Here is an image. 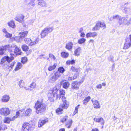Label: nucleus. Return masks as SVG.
I'll use <instances>...</instances> for the list:
<instances>
[{
  "label": "nucleus",
  "instance_id": "f257e3e1",
  "mask_svg": "<svg viewBox=\"0 0 131 131\" xmlns=\"http://www.w3.org/2000/svg\"><path fill=\"white\" fill-rule=\"evenodd\" d=\"M34 108L35 109V112L36 114H42L46 111L47 105L41 101H40L38 100L35 103Z\"/></svg>",
  "mask_w": 131,
  "mask_h": 131
},
{
  "label": "nucleus",
  "instance_id": "f03ea898",
  "mask_svg": "<svg viewBox=\"0 0 131 131\" xmlns=\"http://www.w3.org/2000/svg\"><path fill=\"white\" fill-rule=\"evenodd\" d=\"M65 71L63 67H60L59 68L58 70L55 71L54 72L49 79V81L53 83Z\"/></svg>",
  "mask_w": 131,
  "mask_h": 131
},
{
  "label": "nucleus",
  "instance_id": "7ed1b4c3",
  "mask_svg": "<svg viewBox=\"0 0 131 131\" xmlns=\"http://www.w3.org/2000/svg\"><path fill=\"white\" fill-rule=\"evenodd\" d=\"M35 127L33 124H30L28 123H24L22 127L21 131H32Z\"/></svg>",
  "mask_w": 131,
  "mask_h": 131
},
{
  "label": "nucleus",
  "instance_id": "20e7f679",
  "mask_svg": "<svg viewBox=\"0 0 131 131\" xmlns=\"http://www.w3.org/2000/svg\"><path fill=\"white\" fill-rule=\"evenodd\" d=\"M59 88L57 85H56L50 91V93L52 95L53 97H56V99H57L59 97Z\"/></svg>",
  "mask_w": 131,
  "mask_h": 131
},
{
  "label": "nucleus",
  "instance_id": "39448f33",
  "mask_svg": "<svg viewBox=\"0 0 131 131\" xmlns=\"http://www.w3.org/2000/svg\"><path fill=\"white\" fill-rule=\"evenodd\" d=\"M10 54L11 55L10 57H9L8 56H5L1 60V64H3L6 61H7L8 63H9L12 60H13L14 58L13 56L15 55L13 53H10Z\"/></svg>",
  "mask_w": 131,
  "mask_h": 131
},
{
  "label": "nucleus",
  "instance_id": "423d86ee",
  "mask_svg": "<svg viewBox=\"0 0 131 131\" xmlns=\"http://www.w3.org/2000/svg\"><path fill=\"white\" fill-rule=\"evenodd\" d=\"M53 27H47L45 28L41 31V35L42 37H45L48 34L51 32L53 30Z\"/></svg>",
  "mask_w": 131,
  "mask_h": 131
},
{
  "label": "nucleus",
  "instance_id": "0eeeda50",
  "mask_svg": "<svg viewBox=\"0 0 131 131\" xmlns=\"http://www.w3.org/2000/svg\"><path fill=\"white\" fill-rule=\"evenodd\" d=\"M10 44L2 45L0 47V55H2L4 53V51L8 50L10 52L11 50L10 49Z\"/></svg>",
  "mask_w": 131,
  "mask_h": 131
},
{
  "label": "nucleus",
  "instance_id": "6e6552de",
  "mask_svg": "<svg viewBox=\"0 0 131 131\" xmlns=\"http://www.w3.org/2000/svg\"><path fill=\"white\" fill-rule=\"evenodd\" d=\"M119 24L120 25L123 24L128 26L130 24V22L124 17H120L118 21Z\"/></svg>",
  "mask_w": 131,
  "mask_h": 131
},
{
  "label": "nucleus",
  "instance_id": "1a4fd4ad",
  "mask_svg": "<svg viewBox=\"0 0 131 131\" xmlns=\"http://www.w3.org/2000/svg\"><path fill=\"white\" fill-rule=\"evenodd\" d=\"M10 113L9 109L7 108H3L0 109V114L5 116L8 115Z\"/></svg>",
  "mask_w": 131,
  "mask_h": 131
},
{
  "label": "nucleus",
  "instance_id": "9d476101",
  "mask_svg": "<svg viewBox=\"0 0 131 131\" xmlns=\"http://www.w3.org/2000/svg\"><path fill=\"white\" fill-rule=\"evenodd\" d=\"M24 16L21 14L17 16L15 18V20L20 23L23 24L24 22Z\"/></svg>",
  "mask_w": 131,
  "mask_h": 131
},
{
  "label": "nucleus",
  "instance_id": "9b49d317",
  "mask_svg": "<svg viewBox=\"0 0 131 131\" xmlns=\"http://www.w3.org/2000/svg\"><path fill=\"white\" fill-rule=\"evenodd\" d=\"M61 97L63 104H61L60 107H63L64 109H67L69 106V103L66 100V98L65 96Z\"/></svg>",
  "mask_w": 131,
  "mask_h": 131
},
{
  "label": "nucleus",
  "instance_id": "f8f14e48",
  "mask_svg": "<svg viewBox=\"0 0 131 131\" xmlns=\"http://www.w3.org/2000/svg\"><path fill=\"white\" fill-rule=\"evenodd\" d=\"M81 83V82L80 81H74L71 84V88L78 90Z\"/></svg>",
  "mask_w": 131,
  "mask_h": 131
},
{
  "label": "nucleus",
  "instance_id": "ddd939ff",
  "mask_svg": "<svg viewBox=\"0 0 131 131\" xmlns=\"http://www.w3.org/2000/svg\"><path fill=\"white\" fill-rule=\"evenodd\" d=\"M60 84L61 85H62V87L63 88L67 89L69 87L70 84L69 82L67 81L64 82V80H62L60 82Z\"/></svg>",
  "mask_w": 131,
  "mask_h": 131
},
{
  "label": "nucleus",
  "instance_id": "4468645a",
  "mask_svg": "<svg viewBox=\"0 0 131 131\" xmlns=\"http://www.w3.org/2000/svg\"><path fill=\"white\" fill-rule=\"evenodd\" d=\"M48 119L47 118L45 117L44 119L39 120V127H40L42 126L44 124L48 122Z\"/></svg>",
  "mask_w": 131,
  "mask_h": 131
},
{
  "label": "nucleus",
  "instance_id": "2eb2a0df",
  "mask_svg": "<svg viewBox=\"0 0 131 131\" xmlns=\"http://www.w3.org/2000/svg\"><path fill=\"white\" fill-rule=\"evenodd\" d=\"M28 33V32L27 31L20 32L19 33L20 36L17 37V38H18L20 39L24 38L27 36Z\"/></svg>",
  "mask_w": 131,
  "mask_h": 131
},
{
  "label": "nucleus",
  "instance_id": "dca6fc26",
  "mask_svg": "<svg viewBox=\"0 0 131 131\" xmlns=\"http://www.w3.org/2000/svg\"><path fill=\"white\" fill-rule=\"evenodd\" d=\"M94 107L95 108H100L101 106L99 101L95 100L94 101H92Z\"/></svg>",
  "mask_w": 131,
  "mask_h": 131
},
{
  "label": "nucleus",
  "instance_id": "f3484780",
  "mask_svg": "<svg viewBox=\"0 0 131 131\" xmlns=\"http://www.w3.org/2000/svg\"><path fill=\"white\" fill-rule=\"evenodd\" d=\"M9 99V96L6 94L2 96L1 100L2 102H6L8 101Z\"/></svg>",
  "mask_w": 131,
  "mask_h": 131
},
{
  "label": "nucleus",
  "instance_id": "a211bd4d",
  "mask_svg": "<svg viewBox=\"0 0 131 131\" xmlns=\"http://www.w3.org/2000/svg\"><path fill=\"white\" fill-rule=\"evenodd\" d=\"M13 52L16 55H20L21 53V49L17 46L14 49V50H13Z\"/></svg>",
  "mask_w": 131,
  "mask_h": 131
},
{
  "label": "nucleus",
  "instance_id": "6ab92c4d",
  "mask_svg": "<svg viewBox=\"0 0 131 131\" xmlns=\"http://www.w3.org/2000/svg\"><path fill=\"white\" fill-rule=\"evenodd\" d=\"M59 95L58 98L60 99L61 97H64L65 92V90L62 89H59Z\"/></svg>",
  "mask_w": 131,
  "mask_h": 131
},
{
  "label": "nucleus",
  "instance_id": "aec40b11",
  "mask_svg": "<svg viewBox=\"0 0 131 131\" xmlns=\"http://www.w3.org/2000/svg\"><path fill=\"white\" fill-rule=\"evenodd\" d=\"M130 42L128 43H125L124 45V48L125 49H128L131 46V34L129 36Z\"/></svg>",
  "mask_w": 131,
  "mask_h": 131
},
{
  "label": "nucleus",
  "instance_id": "412c9836",
  "mask_svg": "<svg viewBox=\"0 0 131 131\" xmlns=\"http://www.w3.org/2000/svg\"><path fill=\"white\" fill-rule=\"evenodd\" d=\"M35 0H26L25 2L26 3V4L29 5L30 6H33L34 5V2Z\"/></svg>",
  "mask_w": 131,
  "mask_h": 131
},
{
  "label": "nucleus",
  "instance_id": "4be33fe9",
  "mask_svg": "<svg viewBox=\"0 0 131 131\" xmlns=\"http://www.w3.org/2000/svg\"><path fill=\"white\" fill-rule=\"evenodd\" d=\"M38 4L41 7L45 6L46 5V3L45 0H38Z\"/></svg>",
  "mask_w": 131,
  "mask_h": 131
},
{
  "label": "nucleus",
  "instance_id": "5701e85b",
  "mask_svg": "<svg viewBox=\"0 0 131 131\" xmlns=\"http://www.w3.org/2000/svg\"><path fill=\"white\" fill-rule=\"evenodd\" d=\"M95 121L97 123L101 122V125H104L105 123L104 120L103 118L102 117L96 118V120H95Z\"/></svg>",
  "mask_w": 131,
  "mask_h": 131
},
{
  "label": "nucleus",
  "instance_id": "b1692460",
  "mask_svg": "<svg viewBox=\"0 0 131 131\" xmlns=\"http://www.w3.org/2000/svg\"><path fill=\"white\" fill-rule=\"evenodd\" d=\"M73 121L72 119H70L67 121L65 124L66 126L68 128L71 127L72 125Z\"/></svg>",
  "mask_w": 131,
  "mask_h": 131
},
{
  "label": "nucleus",
  "instance_id": "393cba45",
  "mask_svg": "<svg viewBox=\"0 0 131 131\" xmlns=\"http://www.w3.org/2000/svg\"><path fill=\"white\" fill-rule=\"evenodd\" d=\"M73 44L72 42H70L66 44V48L69 50L72 49L73 47Z\"/></svg>",
  "mask_w": 131,
  "mask_h": 131
},
{
  "label": "nucleus",
  "instance_id": "a878e982",
  "mask_svg": "<svg viewBox=\"0 0 131 131\" xmlns=\"http://www.w3.org/2000/svg\"><path fill=\"white\" fill-rule=\"evenodd\" d=\"M61 106V105H60L59 107L57 108L56 110V113L58 114H60L62 113V111H63V109H64Z\"/></svg>",
  "mask_w": 131,
  "mask_h": 131
},
{
  "label": "nucleus",
  "instance_id": "bb28decb",
  "mask_svg": "<svg viewBox=\"0 0 131 131\" xmlns=\"http://www.w3.org/2000/svg\"><path fill=\"white\" fill-rule=\"evenodd\" d=\"M81 50V48L79 47L76 49L74 52L75 55L77 56H79L80 54V51Z\"/></svg>",
  "mask_w": 131,
  "mask_h": 131
},
{
  "label": "nucleus",
  "instance_id": "cd10ccee",
  "mask_svg": "<svg viewBox=\"0 0 131 131\" xmlns=\"http://www.w3.org/2000/svg\"><path fill=\"white\" fill-rule=\"evenodd\" d=\"M15 63V62L14 61L13 62H12L10 64H9L8 65H7V67H6V69H9V70H10L11 69H12Z\"/></svg>",
  "mask_w": 131,
  "mask_h": 131
},
{
  "label": "nucleus",
  "instance_id": "c85d7f7f",
  "mask_svg": "<svg viewBox=\"0 0 131 131\" xmlns=\"http://www.w3.org/2000/svg\"><path fill=\"white\" fill-rule=\"evenodd\" d=\"M90 99L91 97L90 96H88L85 97L83 101V104L86 105Z\"/></svg>",
  "mask_w": 131,
  "mask_h": 131
},
{
  "label": "nucleus",
  "instance_id": "c756f323",
  "mask_svg": "<svg viewBox=\"0 0 131 131\" xmlns=\"http://www.w3.org/2000/svg\"><path fill=\"white\" fill-rule=\"evenodd\" d=\"M8 25L13 28H14L15 27V25L14 22L13 20L11 21L8 23Z\"/></svg>",
  "mask_w": 131,
  "mask_h": 131
},
{
  "label": "nucleus",
  "instance_id": "7c9ffc66",
  "mask_svg": "<svg viewBox=\"0 0 131 131\" xmlns=\"http://www.w3.org/2000/svg\"><path fill=\"white\" fill-rule=\"evenodd\" d=\"M21 48L22 50L25 52L27 51L29 49L28 46L26 44L23 45Z\"/></svg>",
  "mask_w": 131,
  "mask_h": 131
},
{
  "label": "nucleus",
  "instance_id": "2f4dec72",
  "mask_svg": "<svg viewBox=\"0 0 131 131\" xmlns=\"http://www.w3.org/2000/svg\"><path fill=\"white\" fill-rule=\"evenodd\" d=\"M69 55V53L67 52L63 51L61 53V56L63 58H67Z\"/></svg>",
  "mask_w": 131,
  "mask_h": 131
},
{
  "label": "nucleus",
  "instance_id": "473e14b6",
  "mask_svg": "<svg viewBox=\"0 0 131 131\" xmlns=\"http://www.w3.org/2000/svg\"><path fill=\"white\" fill-rule=\"evenodd\" d=\"M57 64L56 63H54L53 66H50L48 68V69L49 71H51L54 69L57 66Z\"/></svg>",
  "mask_w": 131,
  "mask_h": 131
},
{
  "label": "nucleus",
  "instance_id": "72a5a7b5",
  "mask_svg": "<svg viewBox=\"0 0 131 131\" xmlns=\"http://www.w3.org/2000/svg\"><path fill=\"white\" fill-rule=\"evenodd\" d=\"M86 39L84 38H81L78 41V43L80 44L84 43L86 41Z\"/></svg>",
  "mask_w": 131,
  "mask_h": 131
},
{
  "label": "nucleus",
  "instance_id": "f704fd0d",
  "mask_svg": "<svg viewBox=\"0 0 131 131\" xmlns=\"http://www.w3.org/2000/svg\"><path fill=\"white\" fill-rule=\"evenodd\" d=\"M22 65L20 62H18L15 69V71H17L20 69L22 67Z\"/></svg>",
  "mask_w": 131,
  "mask_h": 131
},
{
  "label": "nucleus",
  "instance_id": "c9c22d12",
  "mask_svg": "<svg viewBox=\"0 0 131 131\" xmlns=\"http://www.w3.org/2000/svg\"><path fill=\"white\" fill-rule=\"evenodd\" d=\"M100 27H103V29H104L106 28V25L105 23H102L100 21H98Z\"/></svg>",
  "mask_w": 131,
  "mask_h": 131
},
{
  "label": "nucleus",
  "instance_id": "e433bc0d",
  "mask_svg": "<svg viewBox=\"0 0 131 131\" xmlns=\"http://www.w3.org/2000/svg\"><path fill=\"white\" fill-rule=\"evenodd\" d=\"M31 111L32 110L31 109L28 108L26 110L25 113V115L26 116H29Z\"/></svg>",
  "mask_w": 131,
  "mask_h": 131
},
{
  "label": "nucleus",
  "instance_id": "4c0bfd02",
  "mask_svg": "<svg viewBox=\"0 0 131 131\" xmlns=\"http://www.w3.org/2000/svg\"><path fill=\"white\" fill-rule=\"evenodd\" d=\"M100 28L99 25L98 21H97L94 27L93 28L92 30L94 31L97 30H99Z\"/></svg>",
  "mask_w": 131,
  "mask_h": 131
},
{
  "label": "nucleus",
  "instance_id": "58836bf2",
  "mask_svg": "<svg viewBox=\"0 0 131 131\" xmlns=\"http://www.w3.org/2000/svg\"><path fill=\"white\" fill-rule=\"evenodd\" d=\"M24 40L26 43L30 46V44L32 42V40L31 39L29 38H26L24 39Z\"/></svg>",
  "mask_w": 131,
  "mask_h": 131
},
{
  "label": "nucleus",
  "instance_id": "ea45409f",
  "mask_svg": "<svg viewBox=\"0 0 131 131\" xmlns=\"http://www.w3.org/2000/svg\"><path fill=\"white\" fill-rule=\"evenodd\" d=\"M75 63V61L74 59L72 60H68L66 61V63L67 64L70 65V64H73Z\"/></svg>",
  "mask_w": 131,
  "mask_h": 131
},
{
  "label": "nucleus",
  "instance_id": "a19ab883",
  "mask_svg": "<svg viewBox=\"0 0 131 131\" xmlns=\"http://www.w3.org/2000/svg\"><path fill=\"white\" fill-rule=\"evenodd\" d=\"M28 59L26 57H22L21 60V62L22 63L24 64L25 63L27 62Z\"/></svg>",
  "mask_w": 131,
  "mask_h": 131
},
{
  "label": "nucleus",
  "instance_id": "79ce46f5",
  "mask_svg": "<svg viewBox=\"0 0 131 131\" xmlns=\"http://www.w3.org/2000/svg\"><path fill=\"white\" fill-rule=\"evenodd\" d=\"M11 118L8 117H6L4 119V123H6L9 124L11 121Z\"/></svg>",
  "mask_w": 131,
  "mask_h": 131
},
{
  "label": "nucleus",
  "instance_id": "37998d69",
  "mask_svg": "<svg viewBox=\"0 0 131 131\" xmlns=\"http://www.w3.org/2000/svg\"><path fill=\"white\" fill-rule=\"evenodd\" d=\"M68 116H66L64 117L61 118L60 120V122L62 123L65 122L68 119Z\"/></svg>",
  "mask_w": 131,
  "mask_h": 131
},
{
  "label": "nucleus",
  "instance_id": "c03bdc74",
  "mask_svg": "<svg viewBox=\"0 0 131 131\" xmlns=\"http://www.w3.org/2000/svg\"><path fill=\"white\" fill-rule=\"evenodd\" d=\"M51 94L49 96L48 100L51 102H53L55 99L57 100V99H56V97H53V96Z\"/></svg>",
  "mask_w": 131,
  "mask_h": 131
},
{
  "label": "nucleus",
  "instance_id": "a18cd8bd",
  "mask_svg": "<svg viewBox=\"0 0 131 131\" xmlns=\"http://www.w3.org/2000/svg\"><path fill=\"white\" fill-rule=\"evenodd\" d=\"M17 46L16 45L14 44H12V45H10V49L11 50V51H10V52H13V50L12 49L14 48L15 49V48Z\"/></svg>",
  "mask_w": 131,
  "mask_h": 131
},
{
  "label": "nucleus",
  "instance_id": "49530a36",
  "mask_svg": "<svg viewBox=\"0 0 131 131\" xmlns=\"http://www.w3.org/2000/svg\"><path fill=\"white\" fill-rule=\"evenodd\" d=\"M80 106V105L79 104H78L77 106L75 107V110L73 113V114L74 115H75L78 112V110Z\"/></svg>",
  "mask_w": 131,
  "mask_h": 131
},
{
  "label": "nucleus",
  "instance_id": "de8ad7c7",
  "mask_svg": "<svg viewBox=\"0 0 131 131\" xmlns=\"http://www.w3.org/2000/svg\"><path fill=\"white\" fill-rule=\"evenodd\" d=\"M125 12L127 14L131 13V9L130 8H126L124 9Z\"/></svg>",
  "mask_w": 131,
  "mask_h": 131
},
{
  "label": "nucleus",
  "instance_id": "09e8293b",
  "mask_svg": "<svg viewBox=\"0 0 131 131\" xmlns=\"http://www.w3.org/2000/svg\"><path fill=\"white\" fill-rule=\"evenodd\" d=\"M19 85L21 88H22L23 87L24 85V82L23 80H21L19 82L18 84Z\"/></svg>",
  "mask_w": 131,
  "mask_h": 131
},
{
  "label": "nucleus",
  "instance_id": "8fccbe9b",
  "mask_svg": "<svg viewBox=\"0 0 131 131\" xmlns=\"http://www.w3.org/2000/svg\"><path fill=\"white\" fill-rule=\"evenodd\" d=\"M12 36V34H10L8 32L6 34L5 37L7 38H10Z\"/></svg>",
  "mask_w": 131,
  "mask_h": 131
},
{
  "label": "nucleus",
  "instance_id": "3c124183",
  "mask_svg": "<svg viewBox=\"0 0 131 131\" xmlns=\"http://www.w3.org/2000/svg\"><path fill=\"white\" fill-rule=\"evenodd\" d=\"M36 86V83L34 82H32L31 84H30V87L33 89H34L35 88Z\"/></svg>",
  "mask_w": 131,
  "mask_h": 131
},
{
  "label": "nucleus",
  "instance_id": "603ef678",
  "mask_svg": "<svg viewBox=\"0 0 131 131\" xmlns=\"http://www.w3.org/2000/svg\"><path fill=\"white\" fill-rule=\"evenodd\" d=\"M91 37H95L96 36H97V34L95 32H91Z\"/></svg>",
  "mask_w": 131,
  "mask_h": 131
},
{
  "label": "nucleus",
  "instance_id": "864d4df0",
  "mask_svg": "<svg viewBox=\"0 0 131 131\" xmlns=\"http://www.w3.org/2000/svg\"><path fill=\"white\" fill-rule=\"evenodd\" d=\"M113 58L114 57L112 55H110L108 57V59L110 61H111L112 62H114V60H113Z\"/></svg>",
  "mask_w": 131,
  "mask_h": 131
},
{
  "label": "nucleus",
  "instance_id": "5fc2aeb1",
  "mask_svg": "<svg viewBox=\"0 0 131 131\" xmlns=\"http://www.w3.org/2000/svg\"><path fill=\"white\" fill-rule=\"evenodd\" d=\"M49 57L50 58H53V59L54 60H55V59H56V58L54 56L53 54H51V53H49Z\"/></svg>",
  "mask_w": 131,
  "mask_h": 131
},
{
  "label": "nucleus",
  "instance_id": "6e6d98bb",
  "mask_svg": "<svg viewBox=\"0 0 131 131\" xmlns=\"http://www.w3.org/2000/svg\"><path fill=\"white\" fill-rule=\"evenodd\" d=\"M79 74L78 73H76L74 74V76H73V80L76 79L77 77L78 76Z\"/></svg>",
  "mask_w": 131,
  "mask_h": 131
},
{
  "label": "nucleus",
  "instance_id": "4d7b16f0",
  "mask_svg": "<svg viewBox=\"0 0 131 131\" xmlns=\"http://www.w3.org/2000/svg\"><path fill=\"white\" fill-rule=\"evenodd\" d=\"M113 19H118L119 20V16L118 15H116L113 16Z\"/></svg>",
  "mask_w": 131,
  "mask_h": 131
},
{
  "label": "nucleus",
  "instance_id": "13d9d810",
  "mask_svg": "<svg viewBox=\"0 0 131 131\" xmlns=\"http://www.w3.org/2000/svg\"><path fill=\"white\" fill-rule=\"evenodd\" d=\"M80 33L81 34L80 36L81 37L84 38L85 37V34L83 32H82Z\"/></svg>",
  "mask_w": 131,
  "mask_h": 131
},
{
  "label": "nucleus",
  "instance_id": "bf43d9fd",
  "mask_svg": "<svg viewBox=\"0 0 131 131\" xmlns=\"http://www.w3.org/2000/svg\"><path fill=\"white\" fill-rule=\"evenodd\" d=\"M86 37L87 38L91 37V32L87 33L86 35Z\"/></svg>",
  "mask_w": 131,
  "mask_h": 131
},
{
  "label": "nucleus",
  "instance_id": "052dcab7",
  "mask_svg": "<svg viewBox=\"0 0 131 131\" xmlns=\"http://www.w3.org/2000/svg\"><path fill=\"white\" fill-rule=\"evenodd\" d=\"M96 87L97 89H101L102 88V85L101 84H99L96 86Z\"/></svg>",
  "mask_w": 131,
  "mask_h": 131
},
{
  "label": "nucleus",
  "instance_id": "680f3d73",
  "mask_svg": "<svg viewBox=\"0 0 131 131\" xmlns=\"http://www.w3.org/2000/svg\"><path fill=\"white\" fill-rule=\"evenodd\" d=\"M77 68H76L75 67L73 66H72L71 67V70L73 72H75V70H76V69Z\"/></svg>",
  "mask_w": 131,
  "mask_h": 131
},
{
  "label": "nucleus",
  "instance_id": "e2e57ef3",
  "mask_svg": "<svg viewBox=\"0 0 131 131\" xmlns=\"http://www.w3.org/2000/svg\"><path fill=\"white\" fill-rule=\"evenodd\" d=\"M20 114V112H19V111H17L16 112V115H15L16 117L17 118L18 117L19 115Z\"/></svg>",
  "mask_w": 131,
  "mask_h": 131
},
{
  "label": "nucleus",
  "instance_id": "0e129e2a",
  "mask_svg": "<svg viewBox=\"0 0 131 131\" xmlns=\"http://www.w3.org/2000/svg\"><path fill=\"white\" fill-rule=\"evenodd\" d=\"M3 125L0 124V131L1 130H4Z\"/></svg>",
  "mask_w": 131,
  "mask_h": 131
},
{
  "label": "nucleus",
  "instance_id": "69168bd1",
  "mask_svg": "<svg viewBox=\"0 0 131 131\" xmlns=\"http://www.w3.org/2000/svg\"><path fill=\"white\" fill-rule=\"evenodd\" d=\"M36 44V42H35L34 41L33 42H32V41L31 42L30 44V46H32V45H34Z\"/></svg>",
  "mask_w": 131,
  "mask_h": 131
},
{
  "label": "nucleus",
  "instance_id": "338daca9",
  "mask_svg": "<svg viewBox=\"0 0 131 131\" xmlns=\"http://www.w3.org/2000/svg\"><path fill=\"white\" fill-rule=\"evenodd\" d=\"M2 31L5 34L7 32L6 29L5 28L3 29Z\"/></svg>",
  "mask_w": 131,
  "mask_h": 131
},
{
  "label": "nucleus",
  "instance_id": "774afa93",
  "mask_svg": "<svg viewBox=\"0 0 131 131\" xmlns=\"http://www.w3.org/2000/svg\"><path fill=\"white\" fill-rule=\"evenodd\" d=\"M91 131H99V130L97 128H96L94 129H92Z\"/></svg>",
  "mask_w": 131,
  "mask_h": 131
}]
</instances>
